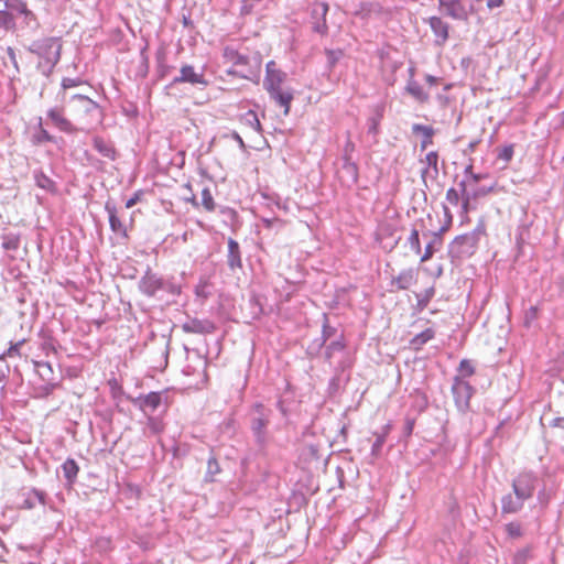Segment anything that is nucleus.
Wrapping results in <instances>:
<instances>
[{"instance_id": "18", "label": "nucleus", "mask_w": 564, "mask_h": 564, "mask_svg": "<svg viewBox=\"0 0 564 564\" xmlns=\"http://www.w3.org/2000/svg\"><path fill=\"white\" fill-rule=\"evenodd\" d=\"M417 281V272L415 269L410 268L402 270L395 278L391 281V286L397 290H408L411 285L415 284Z\"/></svg>"}, {"instance_id": "55", "label": "nucleus", "mask_w": 564, "mask_h": 564, "mask_svg": "<svg viewBox=\"0 0 564 564\" xmlns=\"http://www.w3.org/2000/svg\"><path fill=\"white\" fill-rule=\"evenodd\" d=\"M355 151V143L350 140V138L347 139L345 142L344 149H343V160L352 159V153Z\"/></svg>"}, {"instance_id": "48", "label": "nucleus", "mask_w": 564, "mask_h": 564, "mask_svg": "<svg viewBox=\"0 0 564 564\" xmlns=\"http://www.w3.org/2000/svg\"><path fill=\"white\" fill-rule=\"evenodd\" d=\"M23 343L24 340H20L18 343L11 344V346L0 355V361L6 360L8 357L20 356V348Z\"/></svg>"}, {"instance_id": "2", "label": "nucleus", "mask_w": 564, "mask_h": 564, "mask_svg": "<svg viewBox=\"0 0 564 564\" xmlns=\"http://www.w3.org/2000/svg\"><path fill=\"white\" fill-rule=\"evenodd\" d=\"M28 50L39 56L37 68L43 75L48 76L59 62L62 43L57 37H44L33 41Z\"/></svg>"}, {"instance_id": "59", "label": "nucleus", "mask_w": 564, "mask_h": 564, "mask_svg": "<svg viewBox=\"0 0 564 564\" xmlns=\"http://www.w3.org/2000/svg\"><path fill=\"white\" fill-rule=\"evenodd\" d=\"M7 55L10 59L11 64L13 65V67L19 72V64H18L15 51L9 46V47H7Z\"/></svg>"}, {"instance_id": "58", "label": "nucleus", "mask_w": 564, "mask_h": 564, "mask_svg": "<svg viewBox=\"0 0 564 564\" xmlns=\"http://www.w3.org/2000/svg\"><path fill=\"white\" fill-rule=\"evenodd\" d=\"M538 317V307L531 306L525 311V324L529 325L532 321Z\"/></svg>"}, {"instance_id": "16", "label": "nucleus", "mask_w": 564, "mask_h": 564, "mask_svg": "<svg viewBox=\"0 0 564 564\" xmlns=\"http://www.w3.org/2000/svg\"><path fill=\"white\" fill-rule=\"evenodd\" d=\"M105 210L108 215V220H109V226H110L111 231L115 235H117L123 239H128L129 236H128L127 227L119 218L118 209H117L116 205L113 203H111L110 200H108L105 204Z\"/></svg>"}, {"instance_id": "7", "label": "nucleus", "mask_w": 564, "mask_h": 564, "mask_svg": "<svg viewBox=\"0 0 564 564\" xmlns=\"http://www.w3.org/2000/svg\"><path fill=\"white\" fill-rule=\"evenodd\" d=\"M132 403L144 415H153L160 409L165 412L169 406L167 393L166 391H152L147 394H140L132 400Z\"/></svg>"}, {"instance_id": "9", "label": "nucleus", "mask_w": 564, "mask_h": 564, "mask_svg": "<svg viewBox=\"0 0 564 564\" xmlns=\"http://www.w3.org/2000/svg\"><path fill=\"white\" fill-rule=\"evenodd\" d=\"M438 10L445 17L466 22L474 13V6L467 7L463 0H437Z\"/></svg>"}, {"instance_id": "49", "label": "nucleus", "mask_w": 564, "mask_h": 564, "mask_svg": "<svg viewBox=\"0 0 564 564\" xmlns=\"http://www.w3.org/2000/svg\"><path fill=\"white\" fill-rule=\"evenodd\" d=\"M513 153H514L513 144H508L498 151L497 158L499 160H502L506 163H508L512 160Z\"/></svg>"}, {"instance_id": "64", "label": "nucleus", "mask_w": 564, "mask_h": 564, "mask_svg": "<svg viewBox=\"0 0 564 564\" xmlns=\"http://www.w3.org/2000/svg\"><path fill=\"white\" fill-rule=\"evenodd\" d=\"M19 14L24 17V22L26 24H30L31 22H34L36 20L34 13L30 11L28 8L25 12H20Z\"/></svg>"}, {"instance_id": "37", "label": "nucleus", "mask_w": 564, "mask_h": 564, "mask_svg": "<svg viewBox=\"0 0 564 564\" xmlns=\"http://www.w3.org/2000/svg\"><path fill=\"white\" fill-rule=\"evenodd\" d=\"M434 295H435V289L433 286L424 290L421 293H417L415 295L417 310L423 311L429 305V303L434 297Z\"/></svg>"}, {"instance_id": "33", "label": "nucleus", "mask_w": 564, "mask_h": 564, "mask_svg": "<svg viewBox=\"0 0 564 564\" xmlns=\"http://www.w3.org/2000/svg\"><path fill=\"white\" fill-rule=\"evenodd\" d=\"M434 336L435 332L432 328H426L411 339V345L414 349H420L423 345L433 339Z\"/></svg>"}, {"instance_id": "19", "label": "nucleus", "mask_w": 564, "mask_h": 564, "mask_svg": "<svg viewBox=\"0 0 564 564\" xmlns=\"http://www.w3.org/2000/svg\"><path fill=\"white\" fill-rule=\"evenodd\" d=\"M227 264L231 272L242 268L240 247L232 238L228 239Z\"/></svg>"}, {"instance_id": "25", "label": "nucleus", "mask_w": 564, "mask_h": 564, "mask_svg": "<svg viewBox=\"0 0 564 564\" xmlns=\"http://www.w3.org/2000/svg\"><path fill=\"white\" fill-rule=\"evenodd\" d=\"M33 178L37 187L51 194H55L57 192L56 183L50 176H47L42 170H34Z\"/></svg>"}, {"instance_id": "42", "label": "nucleus", "mask_w": 564, "mask_h": 564, "mask_svg": "<svg viewBox=\"0 0 564 564\" xmlns=\"http://www.w3.org/2000/svg\"><path fill=\"white\" fill-rule=\"evenodd\" d=\"M15 25L14 15L6 9H0V28L11 30Z\"/></svg>"}, {"instance_id": "12", "label": "nucleus", "mask_w": 564, "mask_h": 564, "mask_svg": "<svg viewBox=\"0 0 564 564\" xmlns=\"http://www.w3.org/2000/svg\"><path fill=\"white\" fill-rule=\"evenodd\" d=\"M339 335H337V328L330 326L328 323V316L323 314V325H322V336L315 340H313L307 346V354L312 357L319 355L322 348L326 345V343L334 338L336 339Z\"/></svg>"}, {"instance_id": "52", "label": "nucleus", "mask_w": 564, "mask_h": 564, "mask_svg": "<svg viewBox=\"0 0 564 564\" xmlns=\"http://www.w3.org/2000/svg\"><path fill=\"white\" fill-rule=\"evenodd\" d=\"M506 531L511 538H519L522 535V528L518 522H510L506 525Z\"/></svg>"}, {"instance_id": "1", "label": "nucleus", "mask_w": 564, "mask_h": 564, "mask_svg": "<svg viewBox=\"0 0 564 564\" xmlns=\"http://www.w3.org/2000/svg\"><path fill=\"white\" fill-rule=\"evenodd\" d=\"M286 78L288 74L280 69L274 61L267 63L263 88L268 91L270 98L283 108L284 115H289L291 102L294 98V90L292 88L282 87Z\"/></svg>"}, {"instance_id": "13", "label": "nucleus", "mask_w": 564, "mask_h": 564, "mask_svg": "<svg viewBox=\"0 0 564 564\" xmlns=\"http://www.w3.org/2000/svg\"><path fill=\"white\" fill-rule=\"evenodd\" d=\"M20 497L21 501L19 502V508L25 510H32L37 505L47 506L51 502L47 494L36 488L23 490Z\"/></svg>"}, {"instance_id": "20", "label": "nucleus", "mask_w": 564, "mask_h": 564, "mask_svg": "<svg viewBox=\"0 0 564 564\" xmlns=\"http://www.w3.org/2000/svg\"><path fill=\"white\" fill-rule=\"evenodd\" d=\"M384 105L378 104L372 107V113L367 120L368 134L377 137L380 132L379 127L383 118Z\"/></svg>"}, {"instance_id": "47", "label": "nucleus", "mask_w": 564, "mask_h": 564, "mask_svg": "<svg viewBox=\"0 0 564 564\" xmlns=\"http://www.w3.org/2000/svg\"><path fill=\"white\" fill-rule=\"evenodd\" d=\"M376 441L371 446V455L378 457L381 454L382 447L386 443L387 433L376 434Z\"/></svg>"}, {"instance_id": "45", "label": "nucleus", "mask_w": 564, "mask_h": 564, "mask_svg": "<svg viewBox=\"0 0 564 564\" xmlns=\"http://www.w3.org/2000/svg\"><path fill=\"white\" fill-rule=\"evenodd\" d=\"M408 243L410 246V248L416 253V254H420L421 253V242H420V234H419V230L413 228L411 230V234L408 238Z\"/></svg>"}, {"instance_id": "24", "label": "nucleus", "mask_w": 564, "mask_h": 564, "mask_svg": "<svg viewBox=\"0 0 564 564\" xmlns=\"http://www.w3.org/2000/svg\"><path fill=\"white\" fill-rule=\"evenodd\" d=\"M412 132L414 134H421L422 140L420 143L421 150H425L429 145L433 143V135L435 133L434 128L431 126H425L421 123L412 124Z\"/></svg>"}, {"instance_id": "17", "label": "nucleus", "mask_w": 564, "mask_h": 564, "mask_svg": "<svg viewBox=\"0 0 564 564\" xmlns=\"http://www.w3.org/2000/svg\"><path fill=\"white\" fill-rule=\"evenodd\" d=\"M186 334H212L216 329L215 324L209 319L192 318L182 325Z\"/></svg>"}, {"instance_id": "61", "label": "nucleus", "mask_w": 564, "mask_h": 564, "mask_svg": "<svg viewBox=\"0 0 564 564\" xmlns=\"http://www.w3.org/2000/svg\"><path fill=\"white\" fill-rule=\"evenodd\" d=\"M10 373L9 365L0 366V382H7Z\"/></svg>"}, {"instance_id": "3", "label": "nucleus", "mask_w": 564, "mask_h": 564, "mask_svg": "<svg viewBox=\"0 0 564 564\" xmlns=\"http://www.w3.org/2000/svg\"><path fill=\"white\" fill-rule=\"evenodd\" d=\"M485 235L486 224L480 219L473 231L455 237L448 246V256L452 261L471 257L477 250L480 238Z\"/></svg>"}, {"instance_id": "28", "label": "nucleus", "mask_w": 564, "mask_h": 564, "mask_svg": "<svg viewBox=\"0 0 564 564\" xmlns=\"http://www.w3.org/2000/svg\"><path fill=\"white\" fill-rule=\"evenodd\" d=\"M346 348L344 335L340 334L336 339H333L325 346V360L330 362L337 352H343Z\"/></svg>"}, {"instance_id": "39", "label": "nucleus", "mask_w": 564, "mask_h": 564, "mask_svg": "<svg viewBox=\"0 0 564 564\" xmlns=\"http://www.w3.org/2000/svg\"><path fill=\"white\" fill-rule=\"evenodd\" d=\"M425 162L427 167L422 171V177L429 173V170L432 169L434 171V176L438 175V153L436 151H431L425 155Z\"/></svg>"}, {"instance_id": "44", "label": "nucleus", "mask_w": 564, "mask_h": 564, "mask_svg": "<svg viewBox=\"0 0 564 564\" xmlns=\"http://www.w3.org/2000/svg\"><path fill=\"white\" fill-rule=\"evenodd\" d=\"M202 205L207 212H214L216 208V204L208 187H204L202 191Z\"/></svg>"}, {"instance_id": "41", "label": "nucleus", "mask_w": 564, "mask_h": 564, "mask_svg": "<svg viewBox=\"0 0 564 564\" xmlns=\"http://www.w3.org/2000/svg\"><path fill=\"white\" fill-rule=\"evenodd\" d=\"M459 189H460V193H462V199H463V209L465 213H467L468 210V205H469V202L471 199H475L477 198V193H469L467 191V185H466V182L465 181H460L459 184Z\"/></svg>"}, {"instance_id": "50", "label": "nucleus", "mask_w": 564, "mask_h": 564, "mask_svg": "<svg viewBox=\"0 0 564 564\" xmlns=\"http://www.w3.org/2000/svg\"><path fill=\"white\" fill-rule=\"evenodd\" d=\"M262 0H242L240 13L247 15L253 12L254 8Z\"/></svg>"}, {"instance_id": "5", "label": "nucleus", "mask_w": 564, "mask_h": 564, "mask_svg": "<svg viewBox=\"0 0 564 564\" xmlns=\"http://www.w3.org/2000/svg\"><path fill=\"white\" fill-rule=\"evenodd\" d=\"M271 410L267 409L262 403H256L252 406L250 431L252 433L256 445L261 451L265 449L270 443V433L268 431Z\"/></svg>"}, {"instance_id": "62", "label": "nucleus", "mask_w": 564, "mask_h": 564, "mask_svg": "<svg viewBox=\"0 0 564 564\" xmlns=\"http://www.w3.org/2000/svg\"><path fill=\"white\" fill-rule=\"evenodd\" d=\"M248 119L250 121V124L256 129V130H260V121L257 117V115L252 111H250L248 113Z\"/></svg>"}, {"instance_id": "6", "label": "nucleus", "mask_w": 564, "mask_h": 564, "mask_svg": "<svg viewBox=\"0 0 564 564\" xmlns=\"http://www.w3.org/2000/svg\"><path fill=\"white\" fill-rule=\"evenodd\" d=\"M139 290L142 294L154 297L159 292H166L170 295H180L181 286L174 279H164L148 269L139 281Z\"/></svg>"}, {"instance_id": "15", "label": "nucleus", "mask_w": 564, "mask_h": 564, "mask_svg": "<svg viewBox=\"0 0 564 564\" xmlns=\"http://www.w3.org/2000/svg\"><path fill=\"white\" fill-rule=\"evenodd\" d=\"M47 118L59 131L74 134L77 128L65 117L63 108L53 107L46 112Z\"/></svg>"}, {"instance_id": "63", "label": "nucleus", "mask_w": 564, "mask_h": 564, "mask_svg": "<svg viewBox=\"0 0 564 564\" xmlns=\"http://www.w3.org/2000/svg\"><path fill=\"white\" fill-rule=\"evenodd\" d=\"M140 197H141V192H137L133 194L132 197H130L127 202H126V208H131L133 207L139 200H140Z\"/></svg>"}, {"instance_id": "51", "label": "nucleus", "mask_w": 564, "mask_h": 564, "mask_svg": "<svg viewBox=\"0 0 564 564\" xmlns=\"http://www.w3.org/2000/svg\"><path fill=\"white\" fill-rule=\"evenodd\" d=\"M531 557V551L529 547L519 550L514 555V564H525Z\"/></svg>"}, {"instance_id": "46", "label": "nucleus", "mask_w": 564, "mask_h": 564, "mask_svg": "<svg viewBox=\"0 0 564 564\" xmlns=\"http://www.w3.org/2000/svg\"><path fill=\"white\" fill-rule=\"evenodd\" d=\"M328 12V4L326 2L315 3L312 10V17L316 20L326 19Z\"/></svg>"}, {"instance_id": "43", "label": "nucleus", "mask_w": 564, "mask_h": 564, "mask_svg": "<svg viewBox=\"0 0 564 564\" xmlns=\"http://www.w3.org/2000/svg\"><path fill=\"white\" fill-rule=\"evenodd\" d=\"M343 170L350 176L354 183L358 181V165L352 159L343 160Z\"/></svg>"}, {"instance_id": "56", "label": "nucleus", "mask_w": 564, "mask_h": 564, "mask_svg": "<svg viewBox=\"0 0 564 564\" xmlns=\"http://www.w3.org/2000/svg\"><path fill=\"white\" fill-rule=\"evenodd\" d=\"M313 30L319 34H326L328 31V26L326 23V19L324 20H316L313 25Z\"/></svg>"}, {"instance_id": "26", "label": "nucleus", "mask_w": 564, "mask_h": 564, "mask_svg": "<svg viewBox=\"0 0 564 564\" xmlns=\"http://www.w3.org/2000/svg\"><path fill=\"white\" fill-rule=\"evenodd\" d=\"M445 230V228H441L438 232L432 234V240L429 241V243L425 246L424 253L421 257V262H425L430 260L433 254L440 249L442 246V232Z\"/></svg>"}, {"instance_id": "14", "label": "nucleus", "mask_w": 564, "mask_h": 564, "mask_svg": "<svg viewBox=\"0 0 564 564\" xmlns=\"http://www.w3.org/2000/svg\"><path fill=\"white\" fill-rule=\"evenodd\" d=\"M424 22L430 25L435 36V44L443 46L449 37V24L438 15H432L425 19Z\"/></svg>"}, {"instance_id": "34", "label": "nucleus", "mask_w": 564, "mask_h": 564, "mask_svg": "<svg viewBox=\"0 0 564 564\" xmlns=\"http://www.w3.org/2000/svg\"><path fill=\"white\" fill-rule=\"evenodd\" d=\"M475 375V366L473 361L469 359H462L459 366L457 368V375L454 378H459L460 380H466Z\"/></svg>"}, {"instance_id": "10", "label": "nucleus", "mask_w": 564, "mask_h": 564, "mask_svg": "<svg viewBox=\"0 0 564 564\" xmlns=\"http://www.w3.org/2000/svg\"><path fill=\"white\" fill-rule=\"evenodd\" d=\"M539 478L533 471H521L512 480L513 494L520 496L525 501L533 497L538 486Z\"/></svg>"}, {"instance_id": "22", "label": "nucleus", "mask_w": 564, "mask_h": 564, "mask_svg": "<svg viewBox=\"0 0 564 564\" xmlns=\"http://www.w3.org/2000/svg\"><path fill=\"white\" fill-rule=\"evenodd\" d=\"M525 500L520 496L508 494L501 498V511L502 513H517L523 506Z\"/></svg>"}, {"instance_id": "11", "label": "nucleus", "mask_w": 564, "mask_h": 564, "mask_svg": "<svg viewBox=\"0 0 564 564\" xmlns=\"http://www.w3.org/2000/svg\"><path fill=\"white\" fill-rule=\"evenodd\" d=\"M187 83L193 86H199L202 88H205L209 85V82L206 79L204 69L202 68L199 72L195 69L193 65L184 64L181 69L180 74L173 78V80L170 83V85L166 86V88L173 87L176 84Z\"/></svg>"}, {"instance_id": "21", "label": "nucleus", "mask_w": 564, "mask_h": 564, "mask_svg": "<svg viewBox=\"0 0 564 564\" xmlns=\"http://www.w3.org/2000/svg\"><path fill=\"white\" fill-rule=\"evenodd\" d=\"M414 68H410L411 78L408 80L405 90L410 94L416 101L426 102L430 99L429 93H426L419 82L413 79Z\"/></svg>"}, {"instance_id": "38", "label": "nucleus", "mask_w": 564, "mask_h": 564, "mask_svg": "<svg viewBox=\"0 0 564 564\" xmlns=\"http://www.w3.org/2000/svg\"><path fill=\"white\" fill-rule=\"evenodd\" d=\"M325 55H326V66L329 72L333 70V68L336 66V64L343 58L344 51L340 48L332 50V48H325Z\"/></svg>"}, {"instance_id": "8", "label": "nucleus", "mask_w": 564, "mask_h": 564, "mask_svg": "<svg viewBox=\"0 0 564 564\" xmlns=\"http://www.w3.org/2000/svg\"><path fill=\"white\" fill-rule=\"evenodd\" d=\"M451 392L457 411L462 414H466L470 410V399L476 392V389L466 380L453 378Z\"/></svg>"}, {"instance_id": "53", "label": "nucleus", "mask_w": 564, "mask_h": 564, "mask_svg": "<svg viewBox=\"0 0 564 564\" xmlns=\"http://www.w3.org/2000/svg\"><path fill=\"white\" fill-rule=\"evenodd\" d=\"M459 199H460V195H459V192L457 189H455L454 187H451L447 189L446 192V200L454 205V206H457L458 203H459Z\"/></svg>"}, {"instance_id": "32", "label": "nucleus", "mask_w": 564, "mask_h": 564, "mask_svg": "<svg viewBox=\"0 0 564 564\" xmlns=\"http://www.w3.org/2000/svg\"><path fill=\"white\" fill-rule=\"evenodd\" d=\"M32 142L35 145H40L47 142H55V138L48 133L42 126V118L39 119L37 131L32 137Z\"/></svg>"}, {"instance_id": "31", "label": "nucleus", "mask_w": 564, "mask_h": 564, "mask_svg": "<svg viewBox=\"0 0 564 564\" xmlns=\"http://www.w3.org/2000/svg\"><path fill=\"white\" fill-rule=\"evenodd\" d=\"M72 98L80 104V107L85 112L96 113L98 116L100 115L99 105L89 97L84 95H74Z\"/></svg>"}, {"instance_id": "27", "label": "nucleus", "mask_w": 564, "mask_h": 564, "mask_svg": "<svg viewBox=\"0 0 564 564\" xmlns=\"http://www.w3.org/2000/svg\"><path fill=\"white\" fill-rule=\"evenodd\" d=\"M145 429L143 431V434L145 436L150 435H159L164 431V423L163 420L160 416L153 415H145Z\"/></svg>"}, {"instance_id": "23", "label": "nucleus", "mask_w": 564, "mask_h": 564, "mask_svg": "<svg viewBox=\"0 0 564 564\" xmlns=\"http://www.w3.org/2000/svg\"><path fill=\"white\" fill-rule=\"evenodd\" d=\"M93 147L104 158L109 159V160L116 159L117 152H116V149H115L112 142L107 141L99 135H95L93 138Z\"/></svg>"}, {"instance_id": "57", "label": "nucleus", "mask_w": 564, "mask_h": 564, "mask_svg": "<svg viewBox=\"0 0 564 564\" xmlns=\"http://www.w3.org/2000/svg\"><path fill=\"white\" fill-rule=\"evenodd\" d=\"M414 425H415V419L406 416L405 422H404V430H403V433L405 436H410L412 434Z\"/></svg>"}, {"instance_id": "54", "label": "nucleus", "mask_w": 564, "mask_h": 564, "mask_svg": "<svg viewBox=\"0 0 564 564\" xmlns=\"http://www.w3.org/2000/svg\"><path fill=\"white\" fill-rule=\"evenodd\" d=\"M475 3H486L488 10H495L505 6V0H473Z\"/></svg>"}, {"instance_id": "30", "label": "nucleus", "mask_w": 564, "mask_h": 564, "mask_svg": "<svg viewBox=\"0 0 564 564\" xmlns=\"http://www.w3.org/2000/svg\"><path fill=\"white\" fill-rule=\"evenodd\" d=\"M62 470L67 482L73 484L77 478L79 467L73 458H67L62 465Z\"/></svg>"}, {"instance_id": "35", "label": "nucleus", "mask_w": 564, "mask_h": 564, "mask_svg": "<svg viewBox=\"0 0 564 564\" xmlns=\"http://www.w3.org/2000/svg\"><path fill=\"white\" fill-rule=\"evenodd\" d=\"M59 386L57 381H43L42 384L34 388V395L36 398H47Z\"/></svg>"}, {"instance_id": "36", "label": "nucleus", "mask_w": 564, "mask_h": 564, "mask_svg": "<svg viewBox=\"0 0 564 564\" xmlns=\"http://www.w3.org/2000/svg\"><path fill=\"white\" fill-rule=\"evenodd\" d=\"M2 248L7 251H17L20 247V235L9 232L1 237Z\"/></svg>"}, {"instance_id": "40", "label": "nucleus", "mask_w": 564, "mask_h": 564, "mask_svg": "<svg viewBox=\"0 0 564 564\" xmlns=\"http://www.w3.org/2000/svg\"><path fill=\"white\" fill-rule=\"evenodd\" d=\"M221 471L218 460L215 456H210L207 460V470L205 475L206 481H215L216 475H218Z\"/></svg>"}, {"instance_id": "4", "label": "nucleus", "mask_w": 564, "mask_h": 564, "mask_svg": "<svg viewBox=\"0 0 564 564\" xmlns=\"http://www.w3.org/2000/svg\"><path fill=\"white\" fill-rule=\"evenodd\" d=\"M224 58L231 63V67L227 70L228 75L248 80L259 77L261 68V59L259 57H254L251 61L248 55L241 54L235 48L226 47L224 50Z\"/></svg>"}, {"instance_id": "60", "label": "nucleus", "mask_w": 564, "mask_h": 564, "mask_svg": "<svg viewBox=\"0 0 564 564\" xmlns=\"http://www.w3.org/2000/svg\"><path fill=\"white\" fill-rule=\"evenodd\" d=\"M80 80L79 79H76V78H63L62 80V87L64 89H67V88H70V87H75L77 85H79Z\"/></svg>"}, {"instance_id": "29", "label": "nucleus", "mask_w": 564, "mask_h": 564, "mask_svg": "<svg viewBox=\"0 0 564 564\" xmlns=\"http://www.w3.org/2000/svg\"><path fill=\"white\" fill-rule=\"evenodd\" d=\"M34 368L42 381H56L52 365L48 361L34 360Z\"/></svg>"}]
</instances>
